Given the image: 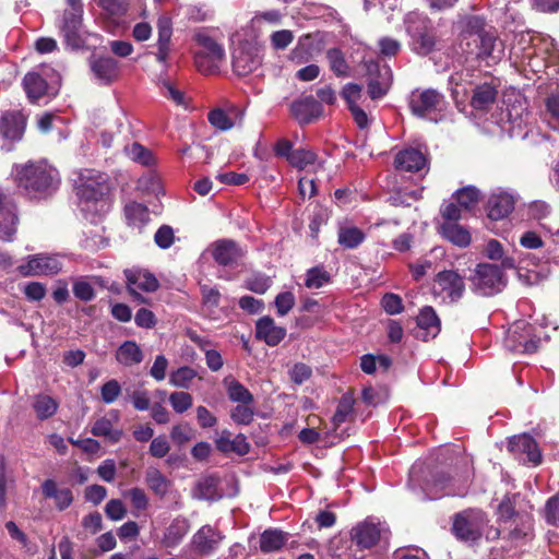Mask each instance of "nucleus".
<instances>
[{
    "label": "nucleus",
    "mask_w": 559,
    "mask_h": 559,
    "mask_svg": "<svg viewBox=\"0 0 559 559\" xmlns=\"http://www.w3.org/2000/svg\"><path fill=\"white\" fill-rule=\"evenodd\" d=\"M326 59L329 61L330 70L337 78H346L349 75V66L340 48H330L326 51Z\"/></svg>",
    "instance_id": "49530a36"
},
{
    "label": "nucleus",
    "mask_w": 559,
    "mask_h": 559,
    "mask_svg": "<svg viewBox=\"0 0 559 559\" xmlns=\"http://www.w3.org/2000/svg\"><path fill=\"white\" fill-rule=\"evenodd\" d=\"M486 22L485 19L478 15L467 16L463 24V29L461 35L466 38L471 36H477L478 38L485 34L487 31L485 29Z\"/></svg>",
    "instance_id": "603ef678"
},
{
    "label": "nucleus",
    "mask_w": 559,
    "mask_h": 559,
    "mask_svg": "<svg viewBox=\"0 0 559 559\" xmlns=\"http://www.w3.org/2000/svg\"><path fill=\"white\" fill-rule=\"evenodd\" d=\"M544 518L547 524L559 526V491L546 501Z\"/></svg>",
    "instance_id": "bf43d9fd"
},
{
    "label": "nucleus",
    "mask_w": 559,
    "mask_h": 559,
    "mask_svg": "<svg viewBox=\"0 0 559 559\" xmlns=\"http://www.w3.org/2000/svg\"><path fill=\"white\" fill-rule=\"evenodd\" d=\"M377 74L373 75L372 68H369L370 78L367 83L368 95L371 99L382 98L390 88L391 71L389 68L382 70L378 64L373 66Z\"/></svg>",
    "instance_id": "cd10ccee"
},
{
    "label": "nucleus",
    "mask_w": 559,
    "mask_h": 559,
    "mask_svg": "<svg viewBox=\"0 0 559 559\" xmlns=\"http://www.w3.org/2000/svg\"><path fill=\"white\" fill-rule=\"evenodd\" d=\"M331 275L323 267L314 266L307 271L305 286L308 288H321L328 284Z\"/></svg>",
    "instance_id": "5fc2aeb1"
},
{
    "label": "nucleus",
    "mask_w": 559,
    "mask_h": 559,
    "mask_svg": "<svg viewBox=\"0 0 559 559\" xmlns=\"http://www.w3.org/2000/svg\"><path fill=\"white\" fill-rule=\"evenodd\" d=\"M381 306L391 316L399 314L404 310L402 298L393 293H386L382 296Z\"/></svg>",
    "instance_id": "680f3d73"
},
{
    "label": "nucleus",
    "mask_w": 559,
    "mask_h": 559,
    "mask_svg": "<svg viewBox=\"0 0 559 559\" xmlns=\"http://www.w3.org/2000/svg\"><path fill=\"white\" fill-rule=\"evenodd\" d=\"M506 265L507 261H503L502 266L493 263H478L469 276L472 289L481 296H493L500 293L508 283L503 272Z\"/></svg>",
    "instance_id": "20e7f679"
},
{
    "label": "nucleus",
    "mask_w": 559,
    "mask_h": 559,
    "mask_svg": "<svg viewBox=\"0 0 559 559\" xmlns=\"http://www.w3.org/2000/svg\"><path fill=\"white\" fill-rule=\"evenodd\" d=\"M280 13L275 10L264 11L255 14L251 20V28L255 36H262L266 33L271 34L272 45L274 49L280 48Z\"/></svg>",
    "instance_id": "2eb2a0df"
},
{
    "label": "nucleus",
    "mask_w": 559,
    "mask_h": 559,
    "mask_svg": "<svg viewBox=\"0 0 559 559\" xmlns=\"http://www.w3.org/2000/svg\"><path fill=\"white\" fill-rule=\"evenodd\" d=\"M145 483L159 497H165L171 486L170 480L158 468L152 466L145 471Z\"/></svg>",
    "instance_id": "ea45409f"
},
{
    "label": "nucleus",
    "mask_w": 559,
    "mask_h": 559,
    "mask_svg": "<svg viewBox=\"0 0 559 559\" xmlns=\"http://www.w3.org/2000/svg\"><path fill=\"white\" fill-rule=\"evenodd\" d=\"M195 377L197 371L193 368L180 367L170 373L169 383L176 388L189 389Z\"/></svg>",
    "instance_id": "09e8293b"
},
{
    "label": "nucleus",
    "mask_w": 559,
    "mask_h": 559,
    "mask_svg": "<svg viewBox=\"0 0 559 559\" xmlns=\"http://www.w3.org/2000/svg\"><path fill=\"white\" fill-rule=\"evenodd\" d=\"M194 39L199 46L194 57L198 70L203 74H212L218 71L225 60L223 46L205 32H198Z\"/></svg>",
    "instance_id": "423d86ee"
},
{
    "label": "nucleus",
    "mask_w": 559,
    "mask_h": 559,
    "mask_svg": "<svg viewBox=\"0 0 559 559\" xmlns=\"http://www.w3.org/2000/svg\"><path fill=\"white\" fill-rule=\"evenodd\" d=\"M203 311L211 318H215L221 301V294L217 288L207 285L201 286Z\"/></svg>",
    "instance_id": "de8ad7c7"
},
{
    "label": "nucleus",
    "mask_w": 559,
    "mask_h": 559,
    "mask_svg": "<svg viewBox=\"0 0 559 559\" xmlns=\"http://www.w3.org/2000/svg\"><path fill=\"white\" fill-rule=\"evenodd\" d=\"M503 528L506 531L503 538L515 546L525 545L535 538V520L532 513L521 514L511 520L508 525H503Z\"/></svg>",
    "instance_id": "ddd939ff"
},
{
    "label": "nucleus",
    "mask_w": 559,
    "mask_h": 559,
    "mask_svg": "<svg viewBox=\"0 0 559 559\" xmlns=\"http://www.w3.org/2000/svg\"><path fill=\"white\" fill-rule=\"evenodd\" d=\"M443 104L444 96L433 88L412 92L408 102L412 114L419 118H426L441 110Z\"/></svg>",
    "instance_id": "9b49d317"
},
{
    "label": "nucleus",
    "mask_w": 559,
    "mask_h": 559,
    "mask_svg": "<svg viewBox=\"0 0 559 559\" xmlns=\"http://www.w3.org/2000/svg\"><path fill=\"white\" fill-rule=\"evenodd\" d=\"M73 294L82 301H91L95 298L93 286L85 280L80 278L73 283Z\"/></svg>",
    "instance_id": "69168bd1"
},
{
    "label": "nucleus",
    "mask_w": 559,
    "mask_h": 559,
    "mask_svg": "<svg viewBox=\"0 0 559 559\" xmlns=\"http://www.w3.org/2000/svg\"><path fill=\"white\" fill-rule=\"evenodd\" d=\"M381 532L377 524L361 522L350 531L352 540L360 549H370L380 540Z\"/></svg>",
    "instance_id": "4be33fe9"
},
{
    "label": "nucleus",
    "mask_w": 559,
    "mask_h": 559,
    "mask_svg": "<svg viewBox=\"0 0 559 559\" xmlns=\"http://www.w3.org/2000/svg\"><path fill=\"white\" fill-rule=\"evenodd\" d=\"M123 496L131 501L132 507L138 511H144L148 507V497L141 488H131Z\"/></svg>",
    "instance_id": "e2e57ef3"
},
{
    "label": "nucleus",
    "mask_w": 559,
    "mask_h": 559,
    "mask_svg": "<svg viewBox=\"0 0 559 559\" xmlns=\"http://www.w3.org/2000/svg\"><path fill=\"white\" fill-rule=\"evenodd\" d=\"M191 340L200 347L205 355V362L211 371H218L224 366V360L219 352L210 347L211 342L195 334L191 335Z\"/></svg>",
    "instance_id": "37998d69"
},
{
    "label": "nucleus",
    "mask_w": 559,
    "mask_h": 559,
    "mask_svg": "<svg viewBox=\"0 0 559 559\" xmlns=\"http://www.w3.org/2000/svg\"><path fill=\"white\" fill-rule=\"evenodd\" d=\"M428 164L427 156L418 148L407 147L396 153L394 166L397 170L417 173Z\"/></svg>",
    "instance_id": "6ab92c4d"
},
{
    "label": "nucleus",
    "mask_w": 559,
    "mask_h": 559,
    "mask_svg": "<svg viewBox=\"0 0 559 559\" xmlns=\"http://www.w3.org/2000/svg\"><path fill=\"white\" fill-rule=\"evenodd\" d=\"M497 96L498 84L485 82L475 86L469 105L475 110L488 112L496 103Z\"/></svg>",
    "instance_id": "412c9836"
},
{
    "label": "nucleus",
    "mask_w": 559,
    "mask_h": 559,
    "mask_svg": "<svg viewBox=\"0 0 559 559\" xmlns=\"http://www.w3.org/2000/svg\"><path fill=\"white\" fill-rule=\"evenodd\" d=\"M116 359L123 366H133L143 360V353L135 342L126 341L117 349Z\"/></svg>",
    "instance_id": "a19ab883"
},
{
    "label": "nucleus",
    "mask_w": 559,
    "mask_h": 559,
    "mask_svg": "<svg viewBox=\"0 0 559 559\" xmlns=\"http://www.w3.org/2000/svg\"><path fill=\"white\" fill-rule=\"evenodd\" d=\"M157 43L155 52L156 60L166 64L170 53V41L173 36V23L168 16H159L157 20Z\"/></svg>",
    "instance_id": "b1692460"
},
{
    "label": "nucleus",
    "mask_w": 559,
    "mask_h": 559,
    "mask_svg": "<svg viewBox=\"0 0 559 559\" xmlns=\"http://www.w3.org/2000/svg\"><path fill=\"white\" fill-rule=\"evenodd\" d=\"M121 393V386L117 380H109L100 389L102 400L106 404L114 403Z\"/></svg>",
    "instance_id": "774afa93"
},
{
    "label": "nucleus",
    "mask_w": 559,
    "mask_h": 559,
    "mask_svg": "<svg viewBox=\"0 0 559 559\" xmlns=\"http://www.w3.org/2000/svg\"><path fill=\"white\" fill-rule=\"evenodd\" d=\"M441 234L453 245L460 248H466L472 241L469 231L457 223H443Z\"/></svg>",
    "instance_id": "e433bc0d"
},
{
    "label": "nucleus",
    "mask_w": 559,
    "mask_h": 559,
    "mask_svg": "<svg viewBox=\"0 0 559 559\" xmlns=\"http://www.w3.org/2000/svg\"><path fill=\"white\" fill-rule=\"evenodd\" d=\"M90 68L94 79L100 84H109L118 78V62L111 57H93Z\"/></svg>",
    "instance_id": "5701e85b"
},
{
    "label": "nucleus",
    "mask_w": 559,
    "mask_h": 559,
    "mask_svg": "<svg viewBox=\"0 0 559 559\" xmlns=\"http://www.w3.org/2000/svg\"><path fill=\"white\" fill-rule=\"evenodd\" d=\"M354 405L355 397L352 392L344 393L337 404L336 411L332 417L333 430L336 431L337 428L345 421L353 419L354 414Z\"/></svg>",
    "instance_id": "58836bf2"
},
{
    "label": "nucleus",
    "mask_w": 559,
    "mask_h": 559,
    "mask_svg": "<svg viewBox=\"0 0 559 559\" xmlns=\"http://www.w3.org/2000/svg\"><path fill=\"white\" fill-rule=\"evenodd\" d=\"M366 238L365 233L355 226L340 227L337 233V241L345 249H355L364 242Z\"/></svg>",
    "instance_id": "a18cd8bd"
},
{
    "label": "nucleus",
    "mask_w": 559,
    "mask_h": 559,
    "mask_svg": "<svg viewBox=\"0 0 559 559\" xmlns=\"http://www.w3.org/2000/svg\"><path fill=\"white\" fill-rule=\"evenodd\" d=\"M127 219L131 225H142L148 221V211L141 203L132 202L124 207Z\"/></svg>",
    "instance_id": "864d4df0"
},
{
    "label": "nucleus",
    "mask_w": 559,
    "mask_h": 559,
    "mask_svg": "<svg viewBox=\"0 0 559 559\" xmlns=\"http://www.w3.org/2000/svg\"><path fill=\"white\" fill-rule=\"evenodd\" d=\"M25 118L20 112H7L0 120V130L4 138L20 140L24 133Z\"/></svg>",
    "instance_id": "7c9ffc66"
},
{
    "label": "nucleus",
    "mask_w": 559,
    "mask_h": 559,
    "mask_svg": "<svg viewBox=\"0 0 559 559\" xmlns=\"http://www.w3.org/2000/svg\"><path fill=\"white\" fill-rule=\"evenodd\" d=\"M123 152L128 158H130L133 162L140 163L141 165L148 166L154 160L152 153L136 142H133L130 145H126Z\"/></svg>",
    "instance_id": "8fccbe9b"
},
{
    "label": "nucleus",
    "mask_w": 559,
    "mask_h": 559,
    "mask_svg": "<svg viewBox=\"0 0 559 559\" xmlns=\"http://www.w3.org/2000/svg\"><path fill=\"white\" fill-rule=\"evenodd\" d=\"M169 403L176 413L182 414L192 406L193 399L188 392L177 391L169 395Z\"/></svg>",
    "instance_id": "13d9d810"
},
{
    "label": "nucleus",
    "mask_w": 559,
    "mask_h": 559,
    "mask_svg": "<svg viewBox=\"0 0 559 559\" xmlns=\"http://www.w3.org/2000/svg\"><path fill=\"white\" fill-rule=\"evenodd\" d=\"M219 479L215 476H205L195 484L192 496L200 500H218L223 497V491L218 488Z\"/></svg>",
    "instance_id": "2f4dec72"
},
{
    "label": "nucleus",
    "mask_w": 559,
    "mask_h": 559,
    "mask_svg": "<svg viewBox=\"0 0 559 559\" xmlns=\"http://www.w3.org/2000/svg\"><path fill=\"white\" fill-rule=\"evenodd\" d=\"M62 270L61 257L58 254L38 253L28 255L17 267L22 276H52Z\"/></svg>",
    "instance_id": "6e6552de"
},
{
    "label": "nucleus",
    "mask_w": 559,
    "mask_h": 559,
    "mask_svg": "<svg viewBox=\"0 0 559 559\" xmlns=\"http://www.w3.org/2000/svg\"><path fill=\"white\" fill-rule=\"evenodd\" d=\"M417 326L425 331L424 341L428 337H436L441 330V322L435 309L430 306L424 307L416 318Z\"/></svg>",
    "instance_id": "473e14b6"
},
{
    "label": "nucleus",
    "mask_w": 559,
    "mask_h": 559,
    "mask_svg": "<svg viewBox=\"0 0 559 559\" xmlns=\"http://www.w3.org/2000/svg\"><path fill=\"white\" fill-rule=\"evenodd\" d=\"M108 186L103 175L92 170L81 175L80 183L76 187L79 198V209L85 218L95 221L109 210V202L105 198Z\"/></svg>",
    "instance_id": "f03ea898"
},
{
    "label": "nucleus",
    "mask_w": 559,
    "mask_h": 559,
    "mask_svg": "<svg viewBox=\"0 0 559 559\" xmlns=\"http://www.w3.org/2000/svg\"><path fill=\"white\" fill-rule=\"evenodd\" d=\"M127 278V287L129 293L139 302H146V299L139 293V290L152 293L155 292L159 283L157 278L147 270L132 267L124 271Z\"/></svg>",
    "instance_id": "f8f14e48"
},
{
    "label": "nucleus",
    "mask_w": 559,
    "mask_h": 559,
    "mask_svg": "<svg viewBox=\"0 0 559 559\" xmlns=\"http://www.w3.org/2000/svg\"><path fill=\"white\" fill-rule=\"evenodd\" d=\"M230 417L237 425H249L254 417L253 403H238L230 411Z\"/></svg>",
    "instance_id": "6e6d98bb"
},
{
    "label": "nucleus",
    "mask_w": 559,
    "mask_h": 559,
    "mask_svg": "<svg viewBox=\"0 0 559 559\" xmlns=\"http://www.w3.org/2000/svg\"><path fill=\"white\" fill-rule=\"evenodd\" d=\"M489 523L488 515L480 509H466L453 516L452 532L462 542L477 544Z\"/></svg>",
    "instance_id": "39448f33"
},
{
    "label": "nucleus",
    "mask_w": 559,
    "mask_h": 559,
    "mask_svg": "<svg viewBox=\"0 0 559 559\" xmlns=\"http://www.w3.org/2000/svg\"><path fill=\"white\" fill-rule=\"evenodd\" d=\"M362 86L357 83H347L341 91V97L345 100L347 109L358 106L361 98Z\"/></svg>",
    "instance_id": "052dcab7"
},
{
    "label": "nucleus",
    "mask_w": 559,
    "mask_h": 559,
    "mask_svg": "<svg viewBox=\"0 0 559 559\" xmlns=\"http://www.w3.org/2000/svg\"><path fill=\"white\" fill-rule=\"evenodd\" d=\"M12 177L17 188L32 198L51 193L60 181L57 169L45 162L14 165Z\"/></svg>",
    "instance_id": "f257e3e1"
},
{
    "label": "nucleus",
    "mask_w": 559,
    "mask_h": 559,
    "mask_svg": "<svg viewBox=\"0 0 559 559\" xmlns=\"http://www.w3.org/2000/svg\"><path fill=\"white\" fill-rule=\"evenodd\" d=\"M409 36V48L419 56H428L436 49L437 35L428 16L411 14L405 21Z\"/></svg>",
    "instance_id": "7ed1b4c3"
},
{
    "label": "nucleus",
    "mask_w": 559,
    "mask_h": 559,
    "mask_svg": "<svg viewBox=\"0 0 559 559\" xmlns=\"http://www.w3.org/2000/svg\"><path fill=\"white\" fill-rule=\"evenodd\" d=\"M120 413L111 409L107 415L98 418L92 426L91 432L95 437L104 438L111 443H118L123 437V430L119 427Z\"/></svg>",
    "instance_id": "4468645a"
},
{
    "label": "nucleus",
    "mask_w": 559,
    "mask_h": 559,
    "mask_svg": "<svg viewBox=\"0 0 559 559\" xmlns=\"http://www.w3.org/2000/svg\"><path fill=\"white\" fill-rule=\"evenodd\" d=\"M329 210L322 206H316L309 222L310 236L313 239H318L320 229L329 221Z\"/></svg>",
    "instance_id": "4d7b16f0"
},
{
    "label": "nucleus",
    "mask_w": 559,
    "mask_h": 559,
    "mask_svg": "<svg viewBox=\"0 0 559 559\" xmlns=\"http://www.w3.org/2000/svg\"><path fill=\"white\" fill-rule=\"evenodd\" d=\"M224 539V535L211 525H203L192 537L193 549L202 555L209 556L215 552L221 543Z\"/></svg>",
    "instance_id": "dca6fc26"
},
{
    "label": "nucleus",
    "mask_w": 559,
    "mask_h": 559,
    "mask_svg": "<svg viewBox=\"0 0 559 559\" xmlns=\"http://www.w3.org/2000/svg\"><path fill=\"white\" fill-rule=\"evenodd\" d=\"M82 17L78 13H64L61 32L69 47L76 49L83 45L81 37Z\"/></svg>",
    "instance_id": "c85d7f7f"
},
{
    "label": "nucleus",
    "mask_w": 559,
    "mask_h": 559,
    "mask_svg": "<svg viewBox=\"0 0 559 559\" xmlns=\"http://www.w3.org/2000/svg\"><path fill=\"white\" fill-rule=\"evenodd\" d=\"M50 72L52 76H57L49 68H44L41 74L37 72H29L25 75L23 80V85L27 94V97L32 103H35L44 95L49 94L50 91L52 94L56 93L55 87L50 86L47 80L44 78V75L49 76Z\"/></svg>",
    "instance_id": "f3484780"
},
{
    "label": "nucleus",
    "mask_w": 559,
    "mask_h": 559,
    "mask_svg": "<svg viewBox=\"0 0 559 559\" xmlns=\"http://www.w3.org/2000/svg\"><path fill=\"white\" fill-rule=\"evenodd\" d=\"M255 337L270 346H276L280 343V328L270 317H262L255 324Z\"/></svg>",
    "instance_id": "c9c22d12"
},
{
    "label": "nucleus",
    "mask_w": 559,
    "mask_h": 559,
    "mask_svg": "<svg viewBox=\"0 0 559 559\" xmlns=\"http://www.w3.org/2000/svg\"><path fill=\"white\" fill-rule=\"evenodd\" d=\"M519 493H507L497 507V522L500 525H508L511 520L519 518L521 514H530L526 511L516 510V500Z\"/></svg>",
    "instance_id": "72a5a7b5"
},
{
    "label": "nucleus",
    "mask_w": 559,
    "mask_h": 559,
    "mask_svg": "<svg viewBox=\"0 0 559 559\" xmlns=\"http://www.w3.org/2000/svg\"><path fill=\"white\" fill-rule=\"evenodd\" d=\"M58 407V402L50 395L39 393L32 399V408L39 420L52 417L57 413Z\"/></svg>",
    "instance_id": "4c0bfd02"
},
{
    "label": "nucleus",
    "mask_w": 559,
    "mask_h": 559,
    "mask_svg": "<svg viewBox=\"0 0 559 559\" xmlns=\"http://www.w3.org/2000/svg\"><path fill=\"white\" fill-rule=\"evenodd\" d=\"M479 51L477 56L481 59L491 58L499 60L503 53V45L495 32H486L479 38Z\"/></svg>",
    "instance_id": "f704fd0d"
},
{
    "label": "nucleus",
    "mask_w": 559,
    "mask_h": 559,
    "mask_svg": "<svg viewBox=\"0 0 559 559\" xmlns=\"http://www.w3.org/2000/svg\"><path fill=\"white\" fill-rule=\"evenodd\" d=\"M323 112L322 105L312 95L296 99L290 105L292 116L301 124H309Z\"/></svg>",
    "instance_id": "a211bd4d"
},
{
    "label": "nucleus",
    "mask_w": 559,
    "mask_h": 559,
    "mask_svg": "<svg viewBox=\"0 0 559 559\" xmlns=\"http://www.w3.org/2000/svg\"><path fill=\"white\" fill-rule=\"evenodd\" d=\"M486 210L491 221L503 219L514 210V199L507 192L492 194L487 201Z\"/></svg>",
    "instance_id": "393cba45"
},
{
    "label": "nucleus",
    "mask_w": 559,
    "mask_h": 559,
    "mask_svg": "<svg viewBox=\"0 0 559 559\" xmlns=\"http://www.w3.org/2000/svg\"><path fill=\"white\" fill-rule=\"evenodd\" d=\"M465 293L464 276L454 270H443L436 274L432 294L443 299L448 298L450 302H457Z\"/></svg>",
    "instance_id": "1a4fd4ad"
},
{
    "label": "nucleus",
    "mask_w": 559,
    "mask_h": 559,
    "mask_svg": "<svg viewBox=\"0 0 559 559\" xmlns=\"http://www.w3.org/2000/svg\"><path fill=\"white\" fill-rule=\"evenodd\" d=\"M508 449L514 453H525L530 462L539 464L542 461V454L538 451L537 442L535 439L527 435L522 433L513 436L508 442Z\"/></svg>",
    "instance_id": "a878e982"
},
{
    "label": "nucleus",
    "mask_w": 559,
    "mask_h": 559,
    "mask_svg": "<svg viewBox=\"0 0 559 559\" xmlns=\"http://www.w3.org/2000/svg\"><path fill=\"white\" fill-rule=\"evenodd\" d=\"M282 157H285L292 167L302 170L314 164L317 155L310 150H294L288 140L282 139Z\"/></svg>",
    "instance_id": "bb28decb"
},
{
    "label": "nucleus",
    "mask_w": 559,
    "mask_h": 559,
    "mask_svg": "<svg viewBox=\"0 0 559 559\" xmlns=\"http://www.w3.org/2000/svg\"><path fill=\"white\" fill-rule=\"evenodd\" d=\"M209 121L212 126L223 131L228 130L234 126L230 117L222 109L212 110L209 114Z\"/></svg>",
    "instance_id": "338daca9"
},
{
    "label": "nucleus",
    "mask_w": 559,
    "mask_h": 559,
    "mask_svg": "<svg viewBox=\"0 0 559 559\" xmlns=\"http://www.w3.org/2000/svg\"><path fill=\"white\" fill-rule=\"evenodd\" d=\"M289 379L294 384H302L305 381L310 379L312 376V369L304 364V362H297L293 366V368L288 371Z\"/></svg>",
    "instance_id": "0e129e2a"
},
{
    "label": "nucleus",
    "mask_w": 559,
    "mask_h": 559,
    "mask_svg": "<svg viewBox=\"0 0 559 559\" xmlns=\"http://www.w3.org/2000/svg\"><path fill=\"white\" fill-rule=\"evenodd\" d=\"M233 69L239 76H246L255 71L260 63L259 47L257 43L243 40L237 34L233 38Z\"/></svg>",
    "instance_id": "0eeeda50"
},
{
    "label": "nucleus",
    "mask_w": 559,
    "mask_h": 559,
    "mask_svg": "<svg viewBox=\"0 0 559 559\" xmlns=\"http://www.w3.org/2000/svg\"><path fill=\"white\" fill-rule=\"evenodd\" d=\"M228 399L235 403H253V395L238 380L227 376L223 380Z\"/></svg>",
    "instance_id": "79ce46f5"
},
{
    "label": "nucleus",
    "mask_w": 559,
    "mask_h": 559,
    "mask_svg": "<svg viewBox=\"0 0 559 559\" xmlns=\"http://www.w3.org/2000/svg\"><path fill=\"white\" fill-rule=\"evenodd\" d=\"M16 214L0 192V239L11 241L16 231Z\"/></svg>",
    "instance_id": "c756f323"
},
{
    "label": "nucleus",
    "mask_w": 559,
    "mask_h": 559,
    "mask_svg": "<svg viewBox=\"0 0 559 559\" xmlns=\"http://www.w3.org/2000/svg\"><path fill=\"white\" fill-rule=\"evenodd\" d=\"M216 447L222 452H236L240 455L247 454L249 451V443L243 435L230 439L229 433L223 432L216 440Z\"/></svg>",
    "instance_id": "c03bdc74"
},
{
    "label": "nucleus",
    "mask_w": 559,
    "mask_h": 559,
    "mask_svg": "<svg viewBox=\"0 0 559 559\" xmlns=\"http://www.w3.org/2000/svg\"><path fill=\"white\" fill-rule=\"evenodd\" d=\"M454 197L461 207L469 210L479 202L480 193L475 187L468 186L459 189Z\"/></svg>",
    "instance_id": "3c124183"
},
{
    "label": "nucleus",
    "mask_w": 559,
    "mask_h": 559,
    "mask_svg": "<svg viewBox=\"0 0 559 559\" xmlns=\"http://www.w3.org/2000/svg\"><path fill=\"white\" fill-rule=\"evenodd\" d=\"M504 344L510 352L533 354L538 349L539 338L533 335L531 324L520 322L508 331Z\"/></svg>",
    "instance_id": "9d476101"
},
{
    "label": "nucleus",
    "mask_w": 559,
    "mask_h": 559,
    "mask_svg": "<svg viewBox=\"0 0 559 559\" xmlns=\"http://www.w3.org/2000/svg\"><path fill=\"white\" fill-rule=\"evenodd\" d=\"M213 259L221 265H231L236 263L242 255V250L233 240H218L212 243L207 250Z\"/></svg>",
    "instance_id": "aec40b11"
}]
</instances>
